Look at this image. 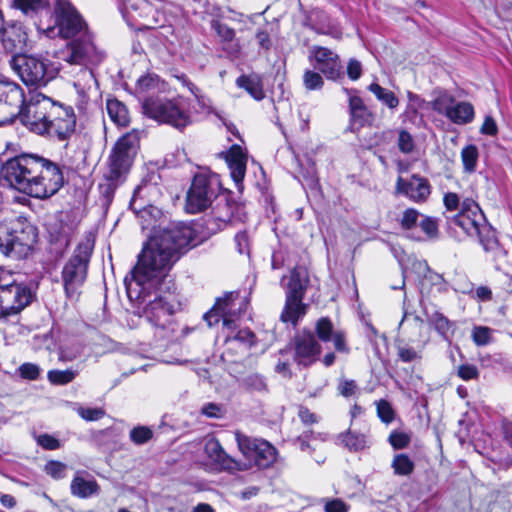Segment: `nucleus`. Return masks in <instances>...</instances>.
<instances>
[{"label":"nucleus","mask_w":512,"mask_h":512,"mask_svg":"<svg viewBox=\"0 0 512 512\" xmlns=\"http://www.w3.org/2000/svg\"><path fill=\"white\" fill-rule=\"evenodd\" d=\"M247 302L238 294L229 293L224 298L218 299L216 304L204 315V319L211 327L220 320L225 329L229 331L236 318L246 310Z\"/></svg>","instance_id":"nucleus-15"},{"label":"nucleus","mask_w":512,"mask_h":512,"mask_svg":"<svg viewBox=\"0 0 512 512\" xmlns=\"http://www.w3.org/2000/svg\"><path fill=\"white\" fill-rule=\"evenodd\" d=\"M400 226L408 238L416 241L435 239L438 236L437 219L421 215L416 209H406L401 218Z\"/></svg>","instance_id":"nucleus-16"},{"label":"nucleus","mask_w":512,"mask_h":512,"mask_svg":"<svg viewBox=\"0 0 512 512\" xmlns=\"http://www.w3.org/2000/svg\"><path fill=\"white\" fill-rule=\"evenodd\" d=\"M396 190L413 202L423 203L431 194V185L426 178L412 175L409 179L398 177Z\"/></svg>","instance_id":"nucleus-21"},{"label":"nucleus","mask_w":512,"mask_h":512,"mask_svg":"<svg viewBox=\"0 0 512 512\" xmlns=\"http://www.w3.org/2000/svg\"><path fill=\"white\" fill-rule=\"evenodd\" d=\"M397 145L398 149L402 153L409 154L413 152L415 148V141L413 136L408 131L402 129L398 132Z\"/></svg>","instance_id":"nucleus-52"},{"label":"nucleus","mask_w":512,"mask_h":512,"mask_svg":"<svg viewBox=\"0 0 512 512\" xmlns=\"http://www.w3.org/2000/svg\"><path fill=\"white\" fill-rule=\"evenodd\" d=\"M320 354V345L311 331H302L295 339V360L304 366L315 362Z\"/></svg>","instance_id":"nucleus-23"},{"label":"nucleus","mask_w":512,"mask_h":512,"mask_svg":"<svg viewBox=\"0 0 512 512\" xmlns=\"http://www.w3.org/2000/svg\"><path fill=\"white\" fill-rule=\"evenodd\" d=\"M241 207L229 202L226 197L219 198L211 215L205 219V227L210 233H216L228 224L242 221Z\"/></svg>","instance_id":"nucleus-18"},{"label":"nucleus","mask_w":512,"mask_h":512,"mask_svg":"<svg viewBox=\"0 0 512 512\" xmlns=\"http://www.w3.org/2000/svg\"><path fill=\"white\" fill-rule=\"evenodd\" d=\"M362 74V65L359 61L355 59H350L347 65V75L348 77L355 81L360 78Z\"/></svg>","instance_id":"nucleus-64"},{"label":"nucleus","mask_w":512,"mask_h":512,"mask_svg":"<svg viewBox=\"0 0 512 512\" xmlns=\"http://www.w3.org/2000/svg\"><path fill=\"white\" fill-rule=\"evenodd\" d=\"M472 237H476L486 251L494 250L498 245L496 233L486 219L478 228V233L473 234Z\"/></svg>","instance_id":"nucleus-40"},{"label":"nucleus","mask_w":512,"mask_h":512,"mask_svg":"<svg viewBox=\"0 0 512 512\" xmlns=\"http://www.w3.org/2000/svg\"><path fill=\"white\" fill-rule=\"evenodd\" d=\"M474 116V107L469 102L453 104L451 110L447 113V118L458 125H464L472 122Z\"/></svg>","instance_id":"nucleus-35"},{"label":"nucleus","mask_w":512,"mask_h":512,"mask_svg":"<svg viewBox=\"0 0 512 512\" xmlns=\"http://www.w3.org/2000/svg\"><path fill=\"white\" fill-rule=\"evenodd\" d=\"M368 90L374 94L378 101L387 106L390 110H395L398 107L399 99L393 91L375 82L368 86Z\"/></svg>","instance_id":"nucleus-38"},{"label":"nucleus","mask_w":512,"mask_h":512,"mask_svg":"<svg viewBox=\"0 0 512 512\" xmlns=\"http://www.w3.org/2000/svg\"><path fill=\"white\" fill-rule=\"evenodd\" d=\"M342 444L350 451H359L366 447V440L364 435L354 434L350 431L340 435Z\"/></svg>","instance_id":"nucleus-46"},{"label":"nucleus","mask_w":512,"mask_h":512,"mask_svg":"<svg viewBox=\"0 0 512 512\" xmlns=\"http://www.w3.org/2000/svg\"><path fill=\"white\" fill-rule=\"evenodd\" d=\"M54 17L55 27H48V33L57 29L60 37L74 40L89 32L86 22L68 0H56Z\"/></svg>","instance_id":"nucleus-11"},{"label":"nucleus","mask_w":512,"mask_h":512,"mask_svg":"<svg viewBox=\"0 0 512 512\" xmlns=\"http://www.w3.org/2000/svg\"><path fill=\"white\" fill-rule=\"evenodd\" d=\"M218 181L214 176L197 174L187 192L185 209L196 214L206 209L216 197Z\"/></svg>","instance_id":"nucleus-13"},{"label":"nucleus","mask_w":512,"mask_h":512,"mask_svg":"<svg viewBox=\"0 0 512 512\" xmlns=\"http://www.w3.org/2000/svg\"><path fill=\"white\" fill-rule=\"evenodd\" d=\"M479 159V150L476 145L469 144L461 150V161L464 172L473 173L476 171Z\"/></svg>","instance_id":"nucleus-41"},{"label":"nucleus","mask_w":512,"mask_h":512,"mask_svg":"<svg viewBox=\"0 0 512 512\" xmlns=\"http://www.w3.org/2000/svg\"><path fill=\"white\" fill-rule=\"evenodd\" d=\"M83 474L84 472L78 471L74 475L70 484L71 494L81 499L97 495L100 490L97 481L92 477L90 479H86Z\"/></svg>","instance_id":"nucleus-30"},{"label":"nucleus","mask_w":512,"mask_h":512,"mask_svg":"<svg viewBox=\"0 0 512 512\" xmlns=\"http://www.w3.org/2000/svg\"><path fill=\"white\" fill-rule=\"evenodd\" d=\"M498 132V127L492 116L487 115L480 128V133L483 135L495 136Z\"/></svg>","instance_id":"nucleus-62"},{"label":"nucleus","mask_w":512,"mask_h":512,"mask_svg":"<svg viewBox=\"0 0 512 512\" xmlns=\"http://www.w3.org/2000/svg\"><path fill=\"white\" fill-rule=\"evenodd\" d=\"M211 27L222 42L230 43L234 40L236 35L235 30L228 25L221 23L219 20H212Z\"/></svg>","instance_id":"nucleus-48"},{"label":"nucleus","mask_w":512,"mask_h":512,"mask_svg":"<svg viewBox=\"0 0 512 512\" xmlns=\"http://www.w3.org/2000/svg\"><path fill=\"white\" fill-rule=\"evenodd\" d=\"M232 327H234V324ZM230 330V332H227L225 340L227 350H231L236 347L248 350L256 343V336L251 330L241 329L237 332H234L233 328Z\"/></svg>","instance_id":"nucleus-33"},{"label":"nucleus","mask_w":512,"mask_h":512,"mask_svg":"<svg viewBox=\"0 0 512 512\" xmlns=\"http://www.w3.org/2000/svg\"><path fill=\"white\" fill-rule=\"evenodd\" d=\"M34 292L26 284H18L12 275L9 285L0 286V318L16 315L33 300Z\"/></svg>","instance_id":"nucleus-14"},{"label":"nucleus","mask_w":512,"mask_h":512,"mask_svg":"<svg viewBox=\"0 0 512 512\" xmlns=\"http://www.w3.org/2000/svg\"><path fill=\"white\" fill-rule=\"evenodd\" d=\"M235 440L243 460H237L236 472H243L257 467L265 469L276 460L277 451L268 441L250 437L240 431L235 432Z\"/></svg>","instance_id":"nucleus-8"},{"label":"nucleus","mask_w":512,"mask_h":512,"mask_svg":"<svg viewBox=\"0 0 512 512\" xmlns=\"http://www.w3.org/2000/svg\"><path fill=\"white\" fill-rule=\"evenodd\" d=\"M389 442L394 449H403L408 446L410 437L403 432H392L389 436Z\"/></svg>","instance_id":"nucleus-57"},{"label":"nucleus","mask_w":512,"mask_h":512,"mask_svg":"<svg viewBox=\"0 0 512 512\" xmlns=\"http://www.w3.org/2000/svg\"><path fill=\"white\" fill-rule=\"evenodd\" d=\"M306 312L307 305L303 303V299L285 297V305L281 312L280 320L296 326L305 316Z\"/></svg>","instance_id":"nucleus-32"},{"label":"nucleus","mask_w":512,"mask_h":512,"mask_svg":"<svg viewBox=\"0 0 512 512\" xmlns=\"http://www.w3.org/2000/svg\"><path fill=\"white\" fill-rule=\"evenodd\" d=\"M204 450L207 457L221 470L230 473L236 472V467L239 466L237 459L228 455L217 439L211 438L207 440Z\"/></svg>","instance_id":"nucleus-26"},{"label":"nucleus","mask_w":512,"mask_h":512,"mask_svg":"<svg viewBox=\"0 0 512 512\" xmlns=\"http://www.w3.org/2000/svg\"><path fill=\"white\" fill-rule=\"evenodd\" d=\"M148 186H138L134 190L133 197L130 201V208L133 210V212L138 215L140 218H144L145 214H151V210L154 208L152 206H149L148 208L144 205V203H138L139 199L142 198L143 194L148 190Z\"/></svg>","instance_id":"nucleus-43"},{"label":"nucleus","mask_w":512,"mask_h":512,"mask_svg":"<svg viewBox=\"0 0 512 512\" xmlns=\"http://www.w3.org/2000/svg\"><path fill=\"white\" fill-rule=\"evenodd\" d=\"M76 371L67 370H51L48 372V380L52 384H67L75 379Z\"/></svg>","instance_id":"nucleus-47"},{"label":"nucleus","mask_w":512,"mask_h":512,"mask_svg":"<svg viewBox=\"0 0 512 512\" xmlns=\"http://www.w3.org/2000/svg\"><path fill=\"white\" fill-rule=\"evenodd\" d=\"M428 321L443 339L450 341V337L453 334L452 322L438 311L428 315Z\"/></svg>","instance_id":"nucleus-39"},{"label":"nucleus","mask_w":512,"mask_h":512,"mask_svg":"<svg viewBox=\"0 0 512 512\" xmlns=\"http://www.w3.org/2000/svg\"><path fill=\"white\" fill-rule=\"evenodd\" d=\"M309 283L308 272L304 268H295L290 272L285 296L303 299Z\"/></svg>","instance_id":"nucleus-29"},{"label":"nucleus","mask_w":512,"mask_h":512,"mask_svg":"<svg viewBox=\"0 0 512 512\" xmlns=\"http://www.w3.org/2000/svg\"><path fill=\"white\" fill-rule=\"evenodd\" d=\"M377 413L383 422L390 423L394 419V411L391 405L385 400L377 402Z\"/></svg>","instance_id":"nucleus-56"},{"label":"nucleus","mask_w":512,"mask_h":512,"mask_svg":"<svg viewBox=\"0 0 512 512\" xmlns=\"http://www.w3.org/2000/svg\"><path fill=\"white\" fill-rule=\"evenodd\" d=\"M3 183L30 197L44 199L56 194L64 184L60 166L35 154H21L2 164Z\"/></svg>","instance_id":"nucleus-2"},{"label":"nucleus","mask_w":512,"mask_h":512,"mask_svg":"<svg viewBox=\"0 0 512 512\" xmlns=\"http://www.w3.org/2000/svg\"><path fill=\"white\" fill-rule=\"evenodd\" d=\"M66 464L59 462V461H49L45 465V472L53 477L54 479H62L66 476Z\"/></svg>","instance_id":"nucleus-53"},{"label":"nucleus","mask_w":512,"mask_h":512,"mask_svg":"<svg viewBox=\"0 0 512 512\" xmlns=\"http://www.w3.org/2000/svg\"><path fill=\"white\" fill-rule=\"evenodd\" d=\"M142 110L149 118L176 128H183L190 122L182 98L169 100L159 96L148 97L143 100Z\"/></svg>","instance_id":"nucleus-9"},{"label":"nucleus","mask_w":512,"mask_h":512,"mask_svg":"<svg viewBox=\"0 0 512 512\" xmlns=\"http://www.w3.org/2000/svg\"><path fill=\"white\" fill-rule=\"evenodd\" d=\"M59 58L68 64L85 66L80 70L74 87L78 94V109L88 110L91 102L99 96L98 81L88 66L99 65L105 58V52L97 47L93 35L88 32L67 44L60 52Z\"/></svg>","instance_id":"nucleus-4"},{"label":"nucleus","mask_w":512,"mask_h":512,"mask_svg":"<svg viewBox=\"0 0 512 512\" xmlns=\"http://www.w3.org/2000/svg\"><path fill=\"white\" fill-rule=\"evenodd\" d=\"M454 102V97L444 91L437 94V96L430 102V106L435 112L447 117V113L451 110Z\"/></svg>","instance_id":"nucleus-42"},{"label":"nucleus","mask_w":512,"mask_h":512,"mask_svg":"<svg viewBox=\"0 0 512 512\" xmlns=\"http://www.w3.org/2000/svg\"><path fill=\"white\" fill-rule=\"evenodd\" d=\"M135 302L147 322L159 330L163 338L173 337L176 323L173 316L179 306V301L170 285H143L138 298H129Z\"/></svg>","instance_id":"nucleus-5"},{"label":"nucleus","mask_w":512,"mask_h":512,"mask_svg":"<svg viewBox=\"0 0 512 512\" xmlns=\"http://www.w3.org/2000/svg\"><path fill=\"white\" fill-rule=\"evenodd\" d=\"M317 337L322 342L332 341L337 352L348 353L349 347L346 343V335L342 330H335L333 323L327 317L317 320L315 325Z\"/></svg>","instance_id":"nucleus-25"},{"label":"nucleus","mask_w":512,"mask_h":512,"mask_svg":"<svg viewBox=\"0 0 512 512\" xmlns=\"http://www.w3.org/2000/svg\"><path fill=\"white\" fill-rule=\"evenodd\" d=\"M93 248L94 243L90 239L81 241L62 267L61 282L65 296L70 300L78 299L81 294V288L87 279Z\"/></svg>","instance_id":"nucleus-7"},{"label":"nucleus","mask_w":512,"mask_h":512,"mask_svg":"<svg viewBox=\"0 0 512 512\" xmlns=\"http://www.w3.org/2000/svg\"><path fill=\"white\" fill-rule=\"evenodd\" d=\"M36 241L37 229L26 221L16 219L0 224V251L8 258H27Z\"/></svg>","instance_id":"nucleus-6"},{"label":"nucleus","mask_w":512,"mask_h":512,"mask_svg":"<svg viewBox=\"0 0 512 512\" xmlns=\"http://www.w3.org/2000/svg\"><path fill=\"white\" fill-rule=\"evenodd\" d=\"M394 473L397 475L407 476L414 470V462L406 454H397L391 464Z\"/></svg>","instance_id":"nucleus-44"},{"label":"nucleus","mask_w":512,"mask_h":512,"mask_svg":"<svg viewBox=\"0 0 512 512\" xmlns=\"http://www.w3.org/2000/svg\"><path fill=\"white\" fill-rule=\"evenodd\" d=\"M408 103L404 112L401 114L402 121L414 124L418 118L419 110L422 109L425 101L419 95L408 91Z\"/></svg>","instance_id":"nucleus-37"},{"label":"nucleus","mask_w":512,"mask_h":512,"mask_svg":"<svg viewBox=\"0 0 512 512\" xmlns=\"http://www.w3.org/2000/svg\"><path fill=\"white\" fill-rule=\"evenodd\" d=\"M485 219L478 203L471 198H465L461 202L460 211L455 215L453 221L467 235L473 236V234L478 233V228L483 225Z\"/></svg>","instance_id":"nucleus-19"},{"label":"nucleus","mask_w":512,"mask_h":512,"mask_svg":"<svg viewBox=\"0 0 512 512\" xmlns=\"http://www.w3.org/2000/svg\"><path fill=\"white\" fill-rule=\"evenodd\" d=\"M78 413L87 421H96L105 415L104 410L101 408H80Z\"/></svg>","instance_id":"nucleus-58"},{"label":"nucleus","mask_w":512,"mask_h":512,"mask_svg":"<svg viewBox=\"0 0 512 512\" xmlns=\"http://www.w3.org/2000/svg\"><path fill=\"white\" fill-rule=\"evenodd\" d=\"M255 38L260 49L264 51H269L271 49L272 39L266 30H257Z\"/></svg>","instance_id":"nucleus-60"},{"label":"nucleus","mask_w":512,"mask_h":512,"mask_svg":"<svg viewBox=\"0 0 512 512\" xmlns=\"http://www.w3.org/2000/svg\"><path fill=\"white\" fill-rule=\"evenodd\" d=\"M139 147V133L135 130L123 135L114 145L109 157L107 179L118 182L128 173Z\"/></svg>","instance_id":"nucleus-10"},{"label":"nucleus","mask_w":512,"mask_h":512,"mask_svg":"<svg viewBox=\"0 0 512 512\" xmlns=\"http://www.w3.org/2000/svg\"><path fill=\"white\" fill-rule=\"evenodd\" d=\"M11 68L29 86H45L53 77L47 63L40 57L27 54L13 55L9 61Z\"/></svg>","instance_id":"nucleus-12"},{"label":"nucleus","mask_w":512,"mask_h":512,"mask_svg":"<svg viewBox=\"0 0 512 512\" xmlns=\"http://www.w3.org/2000/svg\"><path fill=\"white\" fill-rule=\"evenodd\" d=\"M37 443L47 450H56L60 447L59 440L49 434L39 435Z\"/></svg>","instance_id":"nucleus-59"},{"label":"nucleus","mask_w":512,"mask_h":512,"mask_svg":"<svg viewBox=\"0 0 512 512\" xmlns=\"http://www.w3.org/2000/svg\"><path fill=\"white\" fill-rule=\"evenodd\" d=\"M492 329L486 326H476L472 330V340L477 346H485L491 342Z\"/></svg>","instance_id":"nucleus-51"},{"label":"nucleus","mask_w":512,"mask_h":512,"mask_svg":"<svg viewBox=\"0 0 512 512\" xmlns=\"http://www.w3.org/2000/svg\"><path fill=\"white\" fill-rule=\"evenodd\" d=\"M27 40V33L21 24L11 23L4 26L3 21L1 22L0 42L6 53L23 54L27 48Z\"/></svg>","instance_id":"nucleus-20"},{"label":"nucleus","mask_w":512,"mask_h":512,"mask_svg":"<svg viewBox=\"0 0 512 512\" xmlns=\"http://www.w3.org/2000/svg\"><path fill=\"white\" fill-rule=\"evenodd\" d=\"M24 92L22 88L10 81H0V106H7L11 109L10 116L19 115L25 109ZM6 122V119H0V125Z\"/></svg>","instance_id":"nucleus-22"},{"label":"nucleus","mask_w":512,"mask_h":512,"mask_svg":"<svg viewBox=\"0 0 512 512\" xmlns=\"http://www.w3.org/2000/svg\"><path fill=\"white\" fill-rule=\"evenodd\" d=\"M236 85L247 91L255 100L260 101L265 97L260 77L256 74L241 75L236 79Z\"/></svg>","instance_id":"nucleus-34"},{"label":"nucleus","mask_w":512,"mask_h":512,"mask_svg":"<svg viewBox=\"0 0 512 512\" xmlns=\"http://www.w3.org/2000/svg\"><path fill=\"white\" fill-rule=\"evenodd\" d=\"M153 436V431L147 426H137L130 431V439L136 445L147 443Z\"/></svg>","instance_id":"nucleus-49"},{"label":"nucleus","mask_w":512,"mask_h":512,"mask_svg":"<svg viewBox=\"0 0 512 512\" xmlns=\"http://www.w3.org/2000/svg\"><path fill=\"white\" fill-rule=\"evenodd\" d=\"M21 122L32 132L63 141L74 133L76 116L72 107L33 93L21 113Z\"/></svg>","instance_id":"nucleus-3"},{"label":"nucleus","mask_w":512,"mask_h":512,"mask_svg":"<svg viewBox=\"0 0 512 512\" xmlns=\"http://www.w3.org/2000/svg\"><path fill=\"white\" fill-rule=\"evenodd\" d=\"M308 58L313 67L329 80H337L343 74L339 55L327 47L312 46Z\"/></svg>","instance_id":"nucleus-17"},{"label":"nucleus","mask_w":512,"mask_h":512,"mask_svg":"<svg viewBox=\"0 0 512 512\" xmlns=\"http://www.w3.org/2000/svg\"><path fill=\"white\" fill-rule=\"evenodd\" d=\"M406 326H410L414 330L420 332L424 326V322L421 318L418 316H408L407 314H404L400 324L399 329L403 331V333L406 332Z\"/></svg>","instance_id":"nucleus-55"},{"label":"nucleus","mask_w":512,"mask_h":512,"mask_svg":"<svg viewBox=\"0 0 512 512\" xmlns=\"http://www.w3.org/2000/svg\"><path fill=\"white\" fill-rule=\"evenodd\" d=\"M349 505L341 499H331L326 501L324 506L325 512H348Z\"/></svg>","instance_id":"nucleus-61"},{"label":"nucleus","mask_w":512,"mask_h":512,"mask_svg":"<svg viewBox=\"0 0 512 512\" xmlns=\"http://www.w3.org/2000/svg\"><path fill=\"white\" fill-rule=\"evenodd\" d=\"M303 84L308 90H317L322 88L324 81L320 72L308 69L304 72Z\"/></svg>","instance_id":"nucleus-50"},{"label":"nucleus","mask_w":512,"mask_h":512,"mask_svg":"<svg viewBox=\"0 0 512 512\" xmlns=\"http://www.w3.org/2000/svg\"><path fill=\"white\" fill-rule=\"evenodd\" d=\"M225 159L229 167L231 177L237 188L240 190L245 177L247 157L240 146L233 145L229 151H227Z\"/></svg>","instance_id":"nucleus-27"},{"label":"nucleus","mask_w":512,"mask_h":512,"mask_svg":"<svg viewBox=\"0 0 512 512\" xmlns=\"http://www.w3.org/2000/svg\"><path fill=\"white\" fill-rule=\"evenodd\" d=\"M458 375L463 381H470L476 379L478 371L473 365H462L458 369Z\"/></svg>","instance_id":"nucleus-63"},{"label":"nucleus","mask_w":512,"mask_h":512,"mask_svg":"<svg viewBox=\"0 0 512 512\" xmlns=\"http://www.w3.org/2000/svg\"><path fill=\"white\" fill-rule=\"evenodd\" d=\"M107 113L110 119L118 126H126L129 123V114L126 106L117 99H108Z\"/></svg>","instance_id":"nucleus-36"},{"label":"nucleus","mask_w":512,"mask_h":512,"mask_svg":"<svg viewBox=\"0 0 512 512\" xmlns=\"http://www.w3.org/2000/svg\"><path fill=\"white\" fill-rule=\"evenodd\" d=\"M193 231L186 225H175L157 231L149 238L130 276L125 277L128 298H138L143 285H169V271L179 260L182 250L192 246Z\"/></svg>","instance_id":"nucleus-1"},{"label":"nucleus","mask_w":512,"mask_h":512,"mask_svg":"<svg viewBox=\"0 0 512 512\" xmlns=\"http://www.w3.org/2000/svg\"><path fill=\"white\" fill-rule=\"evenodd\" d=\"M13 3L26 15L38 13L48 6V0H13Z\"/></svg>","instance_id":"nucleus-45"},{"label":"nucleus","mask_w":512,"mask_h":512,"mask_svg":"<svg viewBox=\"0 0 512 512\" xmlns=\"http://www.w3.org/2000/svg\"><path fill=\"white\" fill-rule=\"evenodd\" d=\"M424 345L425 341H416L415 339L406 341L404 338H398L396 340L397 356L405 363L418 361L421 359Z\"/></svg>","instance_id":"nucleus-31"},{"label":"nucleus","mask_w":512,"mask_h":512,"mask_svg":"<svg viewBox=\"0 0 512 512\" xmlns=\"http://www.w3.org/2000/svg\"><path fill=\"white\" fill-rule=\"evenodd\" d=\"M167 90V84L154 73L141 76L135 86V93L142 103L144 99L157 97L158 94L165 93Z\"/></svg>","instance_id":"nucleus-28"},{"label":"nucleus","mask_w":512,"mask_h":512,"mask_svg":"<svg viewBox=\"0 0 512 512\" xmlns=\"http://www.w3.org/2000/svg\"><path fill=\"white\" fill-rule=\"evenodd\" d=\"M18 372L22 379L35 381L40 374V368L33 363H24L18 368Z\"/></svg>","instance_id":"nucleus-54"},{"label":"nucleus","mask_w":512,"mask_h":512,"mask_svg":"<svg viewBox=\"0 0 512 512\" xmlns=\"http://www.w3.org/2000/svg\"><path fill=\"white\" fill-rule=\"evenodd\" d=\"M348 95L351 125L358 127L372 126L375 121L374 113L366 106L356 90L344 89Z\"/></svg>","instance_id":"nucleus-24"}]
</instances>
